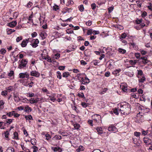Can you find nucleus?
Here are the masks:
<instances>
[{
  "label": "nucleus",
  "mask_w": 152,
  "mask_h": 152,
  "mask_svg": "<svg viewBox=\"0 0 152 152\" xmlns=\"http://www.w3.org/2000/svg\"><path fill=\"white\" fill-rule=\"evenodd\" d=\"M130 105L128 103H126L123 105H121L120 110L122 114L127 115L129 114L130 112Z\"/></svg>",
  "instance_id": "f257e3e1"
},
{
  "label": "nucleus",
  "mask_w": 152,
  "mask_h": 152,
  "mask_svg": "<svg viewBox=\"0 0 152 152\" xmlns=\"http://www.w3.org/2000/svg\"><path fill=\"white\" fill-rule=\"evenodd\" d=\"M27 62V61L26 60L22 59L20 61V64L18 66V68L21 69L25 67Z\"/></svg>",
  "instance_id": "f03ea898"
},
{
  "label": "nucleus",
  "mask_w": 152,
  "mask_h": 152,
  "mask_svg": "<svg viewBox=\"0 0 152 152\" xmlns=\"http://www.w3.org/2000/svg\"><path fill=\"white\" fill-rule=\"evenodd\" d=\"M120 88L124 92H128L129 89H128L127 84L125 83H122L120 86Z\"/></svg>",
  "instance_id": "7ed1b4c3"
},
{
  "label": "nucleus",
  "mask_w": 152,
  "mask_h": 152,
  "mask_svg": "<svg viewBox=\"0 0 152 152\" xmlns=\"http://www.w3.org/2000/svg\"><path fill=\"white\" fill-rule=\"evenodd\" d=\"M108 130L110 132H116L118 131L117 129L113 125H110L108 127Z\"/></svg>",
  "instance_id": "20e7f679"
},
{
  "label": "nucleus",
  "mask_w": 152,
  "mask_h": 152,
  "mask_svg": "<svg viewBox=\"0 0 152 152\" xmlns=\"http://www.w3.org/2000/svg\"><path fill=\"white\" fill-rule=\"evenodd\" d=\"M29 76L28 73L25 72V73H20L19 74V77L21 78H28Z\"/></svg>",
  "instance_id": "39448f33"
},
{
  "label": "nucleus",
  "mask_w": 152,
  "mask_h": 152,
  "mask_svg": "<svg viewBox=\"0 0 152 152\" xmlns=\"http://www.w3.org/2000/svg\"><path fill=\"white\" fill-rule=\"evenodd\" d=\"M40 75V73L37 71H32L31 72V76L37 77H39Z\"/></svg>",
  "instance_id": "423d86ee"
},
{
  "label": "nucleus",
  "mask_w": 152,
  "mask_h": 152,
  "mask_svg": "<svg viewBox=\"0 0 152 152\" xmlns=\"http://www.w3.org/2000/svg\"><path fill=\"white\" fill-rule=\"evenodd\" d=\"M29 41V39H23L21 43L20 44L21 45L22 47H25L27 45V44L28 42Z\"/></svg>",
  "instance_id": "0eeeda50"
},
{
  "label": "nucleus",
  "mask_w": 152,
  "mask_h": 152,
  "mask_svg": "<svg viewBox=\"0 0 152 152\" xmlns=\"http://www.w3.org/2000/svg\"><path fill=\"white\" fill-rule=\"evenodd\" d=\"M14 99L16 102H18L21 100L20 99L18 96V94L17 93L14 94Z\"/></svg>",
  "instance_id": "6e6552de"
},
{
  "label": "nucleus",
  "mask_w": 152,
  "mask_h": 152,
  "mask_svg": "<svg viewBox=\"0 0 152 152\" xmlns=\"http://www.w3.org/2000/svg\"><path fill=\"white\" fill-rule=\"evenodd\" d=\"M113 62L112 60H110L108 61L106 64V66L107 68L110 69L113 66V64L112 63Z\"/></svg>",
  "instance_id": "1a4fd4ad"
},
{
  "label": "nucleus",
  "mask_w": 152,
  "mask_h": 152,
  "mask_svg": "<svg viewBox=\"0 0 152 152\" xmlns=\"http://www.w3.org/2000/svg\"><path fill=\"white\" fill-rule=\"evenodd\" d=\"M17 24V22L16 21H12L9 23L7 24V26L10 27L11 28H13Z\"/></svg>",
  "instance_id": "9d476101"
},
{
  "label": "nucleus",
  "mask_w": 152,
  "mask_h": 152,
  "mask_svg": "<svg viewBox=\"0 0 152 152\" xmlns=\"http://www.w3.org/2000/svg\"><path fill=\"white\" fill-rule=\"evenodd\" d=\"M24 110L25 112L26 113H29L32 110L31 108L29 107L28 105H26L24 107Z\"/></svg>",
  "instance_id": "9b49d317"
},
{
  "label": "nucleus",
  "mask_w": 152,
  "mask_h": 152,
  "mask_svg": "<svg viewBox=\"0 0 152 152\" xmlns=\"http://www.w3.org/2000/svg\"><path fill=\"white\" fill-rule=\"evenodd\" d=\"M52 149L53 150L54 152H57L58 151L59 152H61L62 150L61 148L59 147H52Z\"/></svg>",
  "instance_id": "f8f14e48"
},
{
  "label": "nucleus",
  "mask_w": 152,
  "mask_h": 152,
  "mask_svg": "<svg viewBox=\"0 0 152 152\" xmlns=\"http://www.w3.org/2000/svg\"><path fill=\"white\" fill-rule=\"evenodd\" d=\"M26 99L27 101H31V102H30V103L31 104H34V103H37V101L34 100V98H31L29 100L26 98L23 99V100H25V101H26Z\"/></svg>",
  "instance_id": "ddd939ff"
},
{
  "label": "nucleus",
  "mask_w": 152,
  "mask_h": 152,
  "mask_svg": "<svg viewBox=\"0 0 152 152\" xmlns=\"http://www.w3.org/2000/svg\"><path fill=\"white\" fill-rule=\"evenodd\" d=\"M93 117H95V119L94 120L96 121V122L101 118V116L98 114H95Z\"/></svg>",
  "instance_id": "4468645a"
},
{
  "label": "nucleus",
  "mask_w": 152,
  "mask_h": 152,
  "mask_svg": "<svg viewBox=\"0 0 152 152\" xmlns=\"http://www.w3.org/2000/svg\"><path fill=\"white\" fill-rule=\"evenodd\" d=\"M8 76L11 77V79L13 78L14 77V72L12 70L10 71L8 74Z\"/></svg>",
  "instance_id": "2eb2a0df"
},
{
  "label": "nucleus",
  "mask_w": 152,
  "mask_h": 152,
  "mask_svg": "<svg viewBox=\"0 0 152 152\" xmlns=\"http://www.w3.org/2000/svg\"><path fill=\"white\" fill-rule=\"evenodd\" d=\"M80 82H81V84H85L86 83H89V81H88L87 80H86L84 79H83V78H82L81 79Z\"/></svg>",
  "instance_id": "dca6fc26"
},
{
  "label": "nucleus",
  "mask_w": 152,
  "mask_h": 152,
  "mask_svg": "<svg viewBox=\"0 0 152 152\" xmlns=\"http://www.w3.org/2000/svg\"><path fill=\"white\" fill-rule=\"evenodd\" d=\"M61 137L59 135H56L53 138V140H61Z\"/></svg>",
  "instance_id": "f3484780"
},
{
  "label": "nucleus",
  "mask_w": 152,
  "mask_h": 152,
  "mask_svg": "<svg viewBox=\"0 0 152 152\" xmlns=\"http://www.w3.org/2000/svg\"><path fill=\"white\" fill-rule=\"evenodd\" d=\"M118 51L119 53L122 54H124L126 52V50L121 48H118Z\"/></svg>",
  "instance_id": "a211bd4d"
},
{
  "label": "nucleus",
  "mask_w": 152,
  "mask_h": 152,
  "mask_svg": "<svg viewBox=\"0 0 152 152\" xmlns=\"http://www.w3.org/2000/svg\"><path fill=\"white\" fill-rule=\"evenodd\" d=\"M84 148L82 146H80L77 149L76 151L77 152H80L84 150Z\"/></svg>",
  "instance_id": "6ab92c4d"
},
{
  "label": "nucleus",
  "mask_w": 152,
  "mask_h": 152,
  "mask_svg": "<svg viewBox=\"0 0 152 152\" xmlns=\"http://www.w3.org/2000/svg\"><path fill=\"white\" fill-rule=\"evenodd\" d=\"M97 132L99 134H101L102 133V129L101 127H97L96 129Z\"/></svg>",
  "instance_id": "aec40b11"
},
{
  "label": "nucleus",
  "mask_w": 152,
  "mask_h": 152,
  "mask_svg": "<svg viewBox=\"0 0 152 152\" xmlns=\"http://www.w3.org/2000/svg\"><path fill=\"white\" fill-rule=\"evenodd\" d=\"M69 75V73L68 72H65L63 73L62 75L63 77H67Z\"/></svg>",
  "instance_id": "412c9836"
},
{
  "label": "nucleus",
  "mask_w": 152,
  "mask_h": 152,
  "mask_svg": "<svg viewBox=\"0 0 152 152\" xmlns=\"http://www.w3.org/2000/svg\"><path fill=\"white\" fill-rule=\"evenodd\" d=\"M121 71V70L120 69L116 70L113 72V74L115 75H119V73Z\"/></svg>",
  "instance_id": "4be33fe9"
},
{
  "label": "nucleus",
  "mask_w": 152,
  "mask_h": 152,
  "mask_svg": "<svg viewBox=\"0 0 152 152\" xmlns=\"http://www.w3.org/2000/svg\"><path fill=\"white\" fill-rule=\"evenodd\" d=\"M14 150L12 147H9L6 150V152H14Z\"/></svg>",
  "instance_id": "5701e85b"
},
{
  "label": "nucleus",
  "mask_w": 152,
  "mask_h": 152,
  "mask_svg": "<svg viewBox=\"0 0 152 152\" xmlns=\"http://www.w3.org/2000/svg\"><path fill=\"white\" fill-rule=\"evenodd\" d=\"M56 74L57 77L59 78V79H61L62 76L61 72L59 71H58L57 72Z\"/></svg>",
  "instance_id": "b1692460"
},
{
  "label": "nucleus",
  "mask_w": 152,
  "mask_h": 152,
  "mask_svg": "<svg viewBox=\"0 0 152 152\" xmlns=\"http://www.w3.org/2000/svg\"><path fill=\"white\" fill-rule=\"evenodd\" d=\"M15 112V111H13L11 112H9V113H7V115L10 117L14 115V113Z\"/></svg>",
  "instance_id": "393cba45"
},
{
  "label": "nucleus",
  "mask_w": 152,
  "mask_h": 152,
  "mask_svg": "<svg viewBox=\"0 0 152 152\" xmlns=\"http://www.w3.org/2000/svg\"><path fill=\"white\" fill-rule=\"evenodd\" d=\"M59 133L63 136H66L68 135V133L67 132H60Z\"/></svg>",
  "instance_id": "a878e982"
},
{
  "label": "nucleus",
  "mask_w": 152,
  "mask_h": 152,
  "mask_svg": "<svg viewBox=\"0 0 152 152\" xmlns=\"http://www.w3.org/2000/svg\"><path fill=\"white\" fill-rule=\"evenodd\" d=\"M114 6H112L108 8L109 13H111L113 11L114 9Z\"/></svg>",
  "instance_id": "bb28decb"
},
{
  "label": "nucleus",
  "mask_w": 152,
  "mask_h": 152,
  "mask_svg": "<svg viewBox=\"0 0 152 152\" xmlns=\"http://www.w3.org/2000/svg\"><path fill=\"white\" fill-rule=\"evenodd\" d=\"M141 63L144 64H146L149 61L147 59L142 60V61H140Z\"/></svg>",
  "instance_id": "cd10ccee"
},
{
  "label": "nucleus",
  "mask_w": 152,
  "mask_h": 152,
  "mask_svg": "<svg viewBox=\"0 0 152 152\" xmlns=\"http://www.w3.org/2000/svg\"><path fill=\"white\" fill-rule=\"evenodd\" d=\"M132 139H133V142L134 144H136V145H139L138 142L137 141V140L136 139H134V138H133Z\"/></svg>",
  "instance_id": "c85d7f7f"
},
{
  "label": "nucleus",
  "mask_w": 152,
  "mask_h": 152,
  "mask_svg": "<svg viewBox=\"0 0 152 152\" xmlns=\"http://www.w3.org/2000/svg\"><path fill=\"white\" fill-rule=\"evenodd\" d=\"M66 32L68 34L73 33V31L72 30L71 28H69L67 29Z\"/></svg>",
  "instance_id": "c756f323"
},
{
  "label": "nucleus",
  "mask_w": 152,
  "mask_h": 152,
  "mask_svg": "<svg viewBox=\"0 0 152 152\" xmlns=\"http://www.w3.org/2000/svg\"><path fill=\"white\" fill-rule=\"evenodd\" d=\"M12 119H8L7 120L6 122L5 123V124H8V125L10 124L12 122Z\"/></svg>",
  "instance_id": "7c9ffc66"
},
{
  "label": "nucleus",
  "mask_w": 152,
  "mask_h": 152,
  "mask_svg": "<svg viewBox=\"0 0 152 152\" xmlns=\"http://www.w3.org/2000/svg\"><path fill=\"white\" fill-rule=\"evenodd\" d=\"M126 37V34L125 33H124L121 34V36L120 37V39H125Z\"/></svg>",
  "instance_id": "2f4dec72"
},
{
  "label": "nucleus",
  "mask_w": 152,
  "mask_h": 152,
  "mask_svg": "<svg viewBox=\"0 0 152 152\" xmlns=\"http://www.w3.org/2000/svg\"><path fill=\"white\" fill-rule=\"evenodd\" d=\"M74 128L75 129H78L80 128V125L78 124H75L74 125Z\"/></svg>",
  "instance_id": "473e14b6"
},
{
  "label": "nucleus",
  "mask_w": 152,
  "mask_h": 152,
  "mask_svg": "<svg viewBox=\"0 0 152 152\" xmlns=\"http://www.w3.org/2000/svg\"><path fill=\"white\" fill-rule=\"evenodd\" d=\"M4 104V102H3V100H1L0 101V108H3L4 106L3 105Z\"/></svg>",
  "instance_id": "72a5a7b5"
},
{
  "label": "nucleus",
  "mask_w": 152,
  "mask_h": 152,
  "mask_svg": "<svg viewBox=\"0 0 152 152\" xmlns=\"http://www.w3.org/2000/svg\"><path fill=\"white\" fill-rule=\"evenodd\" d=\"M40 35L42 39H45L46 36V34L45 33H41Z\"/></svg>",
  "instance_id": "f704fd0d"
},
{
  "label": "nucleus",
  "mask_w": 152,
  "mask_h": 152,
  "mask_svg": "<svg viewBox=\"0 0 152 152\" xmlns=\"http://www.w3.org/2000/svg\"><path fill=\"white\" fill-rule=\"evenodd\" d=\"M25 118L26 120H31L32 119V117L31 115H26L25 116Z\"/></svg>",
  "instance_id": "c9c22d12"
},
{
  "label": "nucleus",
  "mask_w": 152,
  "mask_h": 152,
  "mask_svg": "<svg viewBox=\"0 0 152 152\" xmlns=\"http://www.w3.org/2000/svg\"><path fill=\"white\" fill-rule=\"evenodd\" d=\"M79 8V10L81 12H82L84 10V8L83 5H80Z\"/></svg>",
  "instance_id": "e433bc0d"
},
{
  "label": "nucleus",
  "mask_w": 152,
  "mask_h": 152,
  "mask_svg": "<svg viewBox=\"0 0 152 152\" xmlns=\"http://www.w3.org/2000/svg\"><path fill=\"white\" fill-rule=\"evenodd\" d=\"M92 23V22L91 20H89L88 21H87L86 23V24L87 26H90Z\"/></svg>",
  "instance_id": "4c0bfd02"
},
{
  "label": "nucleus",
  "mask_w": 152,
  "mask_h": 152,
  "mask_svg": "<svg viewBox=\"0 0 152 152\" xmlns=\"http://www.w3.org/2000/svg\"><path fill=\"white\" fill-rule=\"evenodd\" d=\"M45 136L46 137V139L48 140H49L50 138H51L50 135L48 134H46L45 135Z\"/></svg>",
  "instance_id": "58836bf2"
},
{
  "label": "nucleus",
  "mask_w": 152,
  "mask_h": 152,
  "mask_svg": "<svg viewBox=\"0 0 152 152\" xmlns=\"http://www.w3.org/2000/svg\"><path fill=\"white\" fill-rule=\"evenodd\" d=\"M35 141H36V140L35 139H31L30 141L32 144L33 145H34L36 144Z\"/></svg>",
  "instance_id": "ea45409f"
},
{
  "label": "nucleus",
  "mask_w": 152,
  "mask_h": 152,
  "mask_svg": "<svg viewBox=\"0 0 152 152\" xmlns=\"http://www.w3.org/2000/svg\"><path fill=\"white\" fill-rule=\"evenodd\" d=\"M32 148L33 149V152H37L38 151V147L36 146H33Z\"/></svg>",
  "instance_id": "a19ab883"
},
{
  "label": "nucleus",
  "mask_w": 152,
  "mask_h": 152,
  "mask_svg": "<svg viewBox=\"0 0 152 152\" xmlns=\"http://www.w3.org/2000/svg\"><path fill=\"white\" fill-rule=\"evenodd\" d=\"M14 138L16 139H18V133L16 132H15L14 133Z\"/></svg>",
  "instance_id": "79ce46f5"
},
{
  "label": "nucleus",
  "mask_w": 152,
  "mask_h": 152,
  "mask_svg": "<svg viewBox=\"0 0 152 152\" xmlns=\"http://www.w3.org/2000/svg\"><path fill=\"white\" fill-rule=\"evenodd\" d=\"M77 96L80 97L85 98L84 94L83 93H81V94L78 93L77 94Z\"/></svg>",
  "instance_id": "37998d69"
},
{
  "label": "nucleus",
  "mask_w": 152,
  "mask_h": 152,
  "mask_svg": "<svg viewBox=\"0 0 152 152\" xmlns=\"http://www.w3.org/2000/svg\"><path fill=\"white\" fill-rule=\"evenodd\" d=\"M22 39L23 37L22 36H20L19 37H18L17 38L16 41L17 42H18L20 40H22Z\"/></svg>",
  "instance_id": "c03bdc74"
},
{
  "label": "nucleus",
  "mask_w": 152,
  "mask_h": 152,
  "mask_svg": "<svg viewBox=\"0 0 152 152\" xmlns=\"http://www.w3.org/2000/svg\"><path fill=\"white\" fill-rule=\"evenodd\" d=\"M82 106L84 107H86L88 106L87 104L85 102H83L81 104Z\"/></svg>",
  "instance_id": "a18cd8bd"
},
{
  "label": "nucleus",
  "mask_w": 152,
  "mask_h": 152,
  "mask_svg": "<svg viewBox=\"0 0 152 152\" xmlns=\"http://www.w3.org/2000/svg\"><path fill=\"white\" fill-rule=\"evenodd\" d=\"M134 135L137 137H139L140 134H141V133L139 132H134Z\"/></svg>",
  "instance_id": "49530a36"
},
{
  "label": "nucleus",
  "mask_w": 152,
  "mask_h": 152,
  "mask_svg": "<svg viewBox=\"0 0 152 152\" xmlns=\"http://www.w3.org/2000/svg\"><path fill=\"white\" fill-rule=\"evenodd\" d=\"M145 80V78L144 77H143L141 78L139 80V81L141 82L142 83Z\"/></svg>",
  "instance_id": "de8ad7c7"
},
{
  "label": "nucleus",
  "mask_w": 152,
  "mask_h": 152,
  "mask_svg": "<svg viewBox=\"0 0 152 152\" xmlns=\"http://www.w3.org/2000/svg\"><path fill=\"white\" fill-rule=\"evenodd\" d=\"M65 10H66V12H64L63 13H65L67 12H71V10H72V9L71 8H68L67 7L66 8Z\"/></svg>",
  "instance_id": "09e8293b"
},
{
  "label": "nucleus",
  "mask_w": 152,
  "mask_h": 152,
  "mask_svg": "<svg viewBox=\"0 0 152 152\" xmlns=\"http://www.w3.org/2000/svg\"><path fill=\"white\" fill-rule=\"evenodd\" d=\"M9 134L8 131H6L4 133L5 136L6 138H8V135Z\"/></svg>",
  "instance_id": "8fccbe9b"
},
{
  "label": "nucleus",
  "mask_w": 152,
  "mask_h": 152,
  "mask_svg": "<svg viewBox=\"0 0 152 152\" xmlns=\"http://www.w3.org/2000/svg\"><path fill=\"white\" fill-rule=\"evenodd\" d=\"M135 56L136 58L138 59L140 58V53H136L135 54Z\"/></svg>",
  "instance_id": "3c124183"
},
{
  "label": "nucleus",
  "mask_w": 152,
  "mask_h": 152,
  "mask_svg": "<svg viewBox=\"0 0 152 152\" xmlns=\"http://www.w3.org/2000/svg\"><path fill=\"white\" fill-rule=\"evenodd\" d=\"M28 96L30 97H33L34 95V94L33 93H27Z\"/></svg>",
  "instance_id": "603ef678"
},
{
  "label": "nucleus",
  "mask_w": 152,
  "mask_h": 152,
  "mask_svg": "<svg viewBox=\"0 0 152 152\" xmlns=\"http://www.w3.org/2000/svg\"><path fill=\"white\" fill-rule=\"evenodd\" d=\"M92 30L91 29H89L88 30L87 32V34L88 35H90L92 33Z\"/></svg>",
  "instance_id": "864d4df0"
},
{
  "label": "nucleus",
  "mask_w": 152,
  "mask_h": 152,
  "mask_svg": "<svg viewBox=\"0 0 152 152\" xmlns=\"http://www.w3.org/2000/svg\"><path fill=\"white\" fill-rule=\"evenodd\" d=\"M49 100H51L52 101L54 102L56 100V99L54 96H50Z\"/></svg>",
  "instance_id": "5fc2aeb1"
},
{
  "label": "nucleus",
  "mask_w": 152,
  "mask_h": 152,
  "mask_svg": "<svg viewBox=\"0 0 152 152\" xmlns=\"http://www.w3.org/2000/svg\"><path fill=\"white\" fill-rule=\"evenodd\" d=\"M33 17V13L28 18V20L29 21H31L32 22H33V20L31 19V18Z\"/></svg>",
  "instance_id": "6e6d98bb"
},
{
  "label": "nucleus",
  "mask_w": 152,
  "mask_h": 152,
  "mask_svg": "<svg viewBox=\"0 0 152 152\" xmlns=\"http://www.w3.org/2000/svg\"><path fill=\"white\" fill-rule=\"evenodd\" d=\"M53 9L54 10L57 11V10L59 9V8L57 5H55V6L53 7Z\"/></svg>",
  "instance_id": "4d7b16f0"
},
{
  "label": "nucleus",
  "mask_w": 152,
  "mask_h": 152,
  "mask_svg": "<svg viewBox=\"0 0 152 152\" xmlns=\"http://www.w3.org/2000/svg\"><path fill=\"white\" fill-rule=\"evenodd\" d=\"M149 4L150 5L149 6H147V7L148 8V9L151 10H152V4L150 3Z\"/></svg>",
  "instance_id": "13d9d810"
},
{
  "label": "nucleus",
  "mask_w": 152,
  "mask_h": 152,
  "mask_svg": "<svg viewBox=\"0 0 152 152\" xmlns=\"http://www.w3.org/2000/svg\"><path fill=\"white\" fill-rule=\"evenodd\" d=\"M147 15V13L145 11H144L142 14V17H145Z\"/></svg>",
  "instance_id": "bf43d9fd"
},
{
  "label": "nucleus",
  "mask_w": 152,
  "mask_h": 152,
  "mask_svg": "<svg viewBox=\"0 0 152 152\" xmlns=\"http://www.w3.org/2000/svg\"><path fill=\"white\" fill-rule=\"evenodd\" d=\"M32 5V3L31 2H28V4H27L26 6L27 7L30 8V7H31Z\"/></svg>",
  "instance_id": "052dcab7"
},
{
  "label": "nucleus",
  "mask_w": 152,
  "mask_h": 152,
  "mask_svg": "<svg viewBox=\"0 0 152 152\" xmlns=\"http://www.w3.org/2000/svg\"><path fill=\"white\" fill-rule=\"evenodd\" d=\"M31 36L32 37H34L37 36V33L35 32H34L31 34Z\"/></svg>",
  "instance_id": "680f3d73"
},
{
  "label": "nucleus",
  "mask_w": 152,
  "mask_h": 152,
  "mask_svg": "<svg viewBox=\"0 0 152 152\" xmlns=\"http://www.w3.org/2000/svg\"><path fill=\"white\" fill-rule=\"evenodd\" d=\"M91 8L93 10H94L96 7V5L95 3H93L91 4Z\"/></svg>",
  "instance_id": "e2e57ef3"
},
{
  "label": "nucleus",
  "mask_w": 152,
  "mask_h": 152,
  "mask_svg": "<svg viewBox=\"0 0 152 152\" xmlns=\"http://www.w3.org/2000/svg\"><path fill=\"white\" fill-rule=\"evenodd\" d=\"M92 33L93 34L96 35V34H99V31H93L92 32Z\"/></svg>",
  "instance_id": "0e129e2a"
},
{
  "label": "nucleus",
  "mask_w": 152,
  "mask_h": 152,
  "mask_svg": "<svg viewBox=\"0 0 152 152\" xmlns=\"http://www.w3.org/2000/svg\"><path fill=\"white\" fill-rule=\"evenodd\" d=\"M65 68V66H60L58 67V69L60 70H64Z\"/></svg>",
  "instance_id": "69168bd1"
},
{
  "label": "nucleus",
  "mask_w": 152,
  "mask_h": 152,
  "mask_svg": "<svg viewBox=\"0 0 152 152\" xmlns=\"http://www.w3.org/2000/svg\"><path fill=\"white\" fill-rule=\"evenodd\" d=\"M6 50L4 49H1L0 51V52L1 54H4L5 53Z\"/></svg>",
  "instance_id": "338daca9"
},
{
  "label": "nucleus",
  "mask_w": 152,
  "mask_h": 152,
  "mask_svg": "<svg viewBox=\"0 0 152 152\" xmlns=\"http://www.w3.org/2000/svg\"><path fill=\"white\" fill-rule=\"evenodd\" d=\"M80 63L81 64L83 65H85L87 64L86 62L83 60H81Z\"/></svg>",
  "instance_id": "774afa93"
}]
</instances>
